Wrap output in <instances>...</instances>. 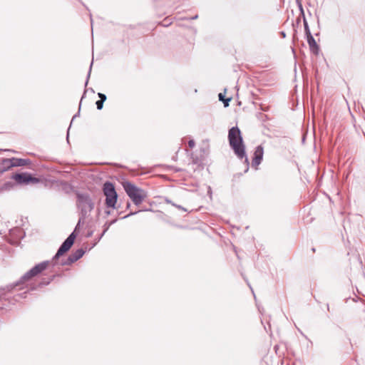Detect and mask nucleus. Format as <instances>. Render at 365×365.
<instances>
[{"mask_svg":"<svg viewBox=\"0 0 365 365\" xmlns=\"http://www.w3.org/2000/svg\"><path fill=\"white\" fill-rule=\"evenodd\" d=\"M228 140L230 147L232 148L237 158L241 160L245 158V161L247 162L248 159L245 153V147L243 144L241 132L238 127H232L229 130Z\"/></svg>","mask_w":365,"mask_h":365,"instance_id":"nucleus-1","label":"nucleus"},{"mask_svg":"<svg viewBox=\"0 0 365 365\" xmlns=\"http://www.w3.org/2000/svg\"><path fill=\"white\" fill-rule=\"evenodd\" d=\"M123 187L135 205H139L147 197L146 192L130 182H125Z\"/></svg>","mask_w":365,"mask_h":365,"instance_id":"nucleus-2","label":"nucleus"},{"mask_svg":"<svg viewBox=\"0 0 365 365\" xmlns=\"http://www.w3.org/2000/svg\"><path fill=\"white\" fill-rule=\"evenodd\" d=\"M76 197L77 207L81 211L82 217L85 218L93 209L94 204L90 196L86 193L78 192L76 194Z\"/></svg>","mask_w":365,"mask_h":365,"instance_id":"nucleus-3","label":"nucleus"},{"mask_svg":"<svg viewBox=\"0 0 365 365\" xmlns=\"http://www.w3.org/2000/svg\"><path fill=\"white\" fill-rule=\"evenodd\" d=\"M49 263H50L49 261H44L43 262H41V263L36 264L33 268H31L29 271L26 272L21 277V278L17 283H16L15 284H14L12 286L7 287L6 288L8 289L9 291H10V289H13L16 287H17L20 284H22L24 282L30 280L32 277L36 276L38 274L41 273L44 269H46V267H48V265L49 264Z\"/></svg>","mask_w":365,"mask_h":365,"instance_id":"nucleus-4","label":"nucleus"},{"mask_svg":"<svg viewBox=\"0 0 365 365\" xmlns=\"http://www.w3.org/2000/svg\"><path fill=\"white\" fill-rule=\"evenodd\" d=\"M103 193L106 196V205L108 207H115L118 195L114 185L110 182H106L103 185Z\"/></svg>","mask_w":365,"mask_h":365,"instance_id":"nucleus-5","label":"nucleus"},{"mask_svg":"<svg viewBox=\"0 0 365 365\" xmlns=\"http://www.w3.org/2000/svg\"><path fill=\"white\" fill-rule=\"evenodd\" d=\"M11 179L19 185L37 184L40 182L39 178L32 176L29 173L14 174Z\"/></svg>","mask_w":365,"mask_h":365,"instance_id":"nucleus-6","label":"nucleus"},{"mask_svg":"<svg viewBox=\"0 0 365 365\" xmlns=\"http://www.w3.org/2000/svg\"><path fill=\"white\" fill-rule=\"evenodd\" d=\"M76 238V235L73 232H72L66 240L63 242L59 249L58 250L56 254L53 257L51 262L55 264L56 263V260L59 258L60 256L66 252L73 245L74 240Z\"/></svg>","mask_w":365,"mask_h":365,"instance_id":"nucleus-7","label":"nucleus"},{"mask_svg":"<svg viewBox=\"0 0 365 365\" xmlns=\"http://www.w3.org/2000/svg\"><path fill=\"white\" fill-rule=\"evenodd\" d=\"M76 238V235L73 232H72L66 240L63 242L59 249L58 250L56 254L53 257L51 262L55 264L56 263V260L59 258L60 256L66 252L73 245L74 240Z\"/></svg>","mask_w":365,"mask_h":365,"instance_id":"nucleus-8","label":"nucleus"},{"mask_svg":"<svg viewBox=\"0 0 365 365\" xmlns=\"http://www.w3.org/2000/svg\"><path fill=\"white\" fill-rule=\"evenodd\" d=\"M3 164L8 169L12 167H21L28 165L31 164V160L29 159L11 158L4 159Z\"/></svg>","mask_w":365,"mask_h":365,"instance_id":"nucleus-9","label":"nucleus"},{"mask_svg":"<svg viewBox=\"0 0 365 365\" xmlns=\"http://www.w3.org/2000/svg\"><path fill=\"white\" fill-rule=\"evenodd\" d=\"M84 251L82 249H78L72 252L66 260H62L61 265H69L78 260L83 257Z\"/></svg>","mask_w":365,"mask_h":365,"instance_id":"nucleus-10","label":"nucleus"},{"mask_svg":"<svg viewBox=\"0 0 365 365\" xmlns=\"http://www.w3.org/2000/svg\"><path fill=\"white\" fill-rule=\"evenodd\" d=\"M264 149L262 145H258L255 151L254 158L252 160V165L257 166L261 163L263 158Z\"/></svg>","mask_w":365,"mask_h":365,"instance_id":"nucleus-11","label":"nucleus"},{"mask_svg":"<svg viewBox=\"0 0 365 365\" xmlns=\"http://www.w3.org/2000/svg\"><path fill=\"white\" fill-rule=\"evenodd\" d=\"M307 42H308V44L310 48L317 46L315 39L312 36V34H309V35L307 36Z\"/></svg>","mask_w":365,"mask_h":365,"instance_id":"nucleus-12","label":"nucleus"},{"mask_svg":"<svg viewBox=\"0 0 365 365\" xmlns=\"http://www.w3.org/2000/svg\"><path fill=\"white\" fill-rule=\"evenodd\" d=\"M165 202L168 204H171L172 205L176 207L178 209H180V210H182L184 211H186L187 210L185 209L184 207H182V206L180 205H175V203L172 202V201L170 200H168V199H165Z\"/></svg>","mask_w":365,"mask_h":365,"instance_id":"nucleus-13","label":"nucleus"},{"mask_svg":"<svg viewBox=\"0 0 365 365\" xmlns=\"http://www.w3.org/2000/svg\"><path fill=\"white\" fill-rule=\"evenodd\" d=\"M103 103L104 102L103 101L100 100L96 101V104L98 110H101L103 108Z\"/></svg>","mask_w":365,"mask_h":365,"instance_id":"nucleus-14","label":"nucleus"},{"mask_svg":"<svg viewBox=\"0 0 365 365\" xmlns=\"http://www.w3.org/2000/svg\"><path fill=\"white\" fill-rule=\"evenodd\" d=\"M304 29H305L306 34H307V36H308V35H309V34H311V32L309 31L308 24L306 21H304Z\"/></svg>","mask_w":365,"mask_h":365,"instance_id":"nucleus-15","label":"nucleus"},{"mask_svg":"<svg viewBox=\"0 0 365 365\" xmlns=\"http://www.w3.org/2000/svg\"><path fill=\"white\" fill-rule=\"evenodd\" d=\"M98 96L100 98V101H103L104 102L106 100V96L105 94L98 93Z\"/></svg>","mask_w":365,"mask_h":365,"instance_id":"nucleus-16","label":"nucleus"},{"mask_svg":"<svg viewBox=\"0 0 365 365\" xmlns=\"http://www.w3.org/2000/svg\"><path fill=\"white\" fill-rule=\"evenodd\" d=\"M115 221H116V220H114L111 221L109 224H107V223H106V224H105V227H106V228H105V230H104V231H103V234H104V233H105V232L108 230L109 226H110L111 224L114 223Z\"/></svg>","mask_w":365,"mask_h":365,"instance_id":"nucleus-17","label":"nucleus"},{"mask_svg":"<svg viewBox=\"0 0 365 365\" xmlns=\"http://www.w3.org/2000/svg\"><path fill=\"white\" fill-rule=\"evenodd\" d=\"M231 101L230 98H225L222 101L224 103L225 107H227L229 106V102Z\"/></svg>","mask_w":365,"mask_h":365,"instance_id":"nucleus-18","label":"nucleus"},{"mask_svg":"<svg viewBox=\"0 0 365 365\" xmlns=\"http://www.w3.org/2000/svg\"><path fill=\"white\" fill-rule=\"evenodd\" d=\"M92 65H93V62H91V66H90L89 71H88V76H87V81L86 82V86L88 84V78H90Z\"/></svg>","mask_w":365,"mask_h":365,"instance_id":"nucleus-19","label":"nucleus"},{"mask_svg":"<svg viewBox=\"0 0 365 365\" xmlns=\"http://www.w3.org/2000/svg\"><path fill=\"white\" fill-rule=\"evenodd\" d=\"M188 145L190 148H192L195 146V141L193 140H190L188 141Z\"/></svg>","mask_w":365,"mask_h":365,"instance_id":"nucleus-20","label":"nucleus"},{"mask_svg":"<svg viewBox=\"0 0 365 365\" xmlns=\"http://www.w3.org/2000/svg\"><path fill=\"white\" fill-rule=\"evenodd\" d=\"M218 97H219V100L221 101L225 99L224 95L222 93H219Z\"/></svg>","mask_w":365,"mask_h":365,"instance_id":"nucleus-21","label":"nucleus"},{"mask_svg":"<svg viewBox=\"0 0 365 365\" xmlns=\"http://www.w3.org/2000/svg\"><path fill=\"white\" fill-rule=\"evenodd\" d=\"M80 109H81V105L79 106V109H78V112L77 114L74 115L73 118H72V120H71V123L73 122V120H74L75 118H76L77 116H78L79 115V112H80Z\"/></svg>","mask_w":365,"mask_h":365,"instance_id":"nucleus-22","label":"nucleus"},{"mask_svg":"<svg viewBox=\"0 0 365 365\" xmlns=\"http://www.w3.org/2000/svg\"><path fill=\"white\" fill-rule=\"evenodd\" d=\"M138 212H139V211H138ZM136 213H137V212H130V214L127 215L126 216H124L123 218H126V217H129V216H130V215H134V214H136Z\"/></svg>","mask_w":365,"mask_h":365,"instance_id":"nucleus-23","label":"nucleus"},{"mask_svg":"<svg viewBox=\"0 0 365 365\" xmlns=\"http://www.w3.org/2000/svg\"><path fill=\"white\" fill-rule=\"evenodd\" d=\"M197 17H198V16L195 15V16L190 18V19H197Z\"/></svg>","mask_w":365,"mask_h":365,"instance_id":"nucleus-24","label":"nucleus"},{"mask_svg":"<svg viewBox=\"0 0 365 365\" xmlns=\"http://www.w3.org/2000/svg\"><path fill=\"white\" fill-rule=\"evenodd\" d=\"M282 35L283 36V37H285V34H284V32H282Z\"/></svg>","mask_w":365,"mask_h":365,"instance_id":"nucleus-25","label":"nucleus"}]
</instances>
